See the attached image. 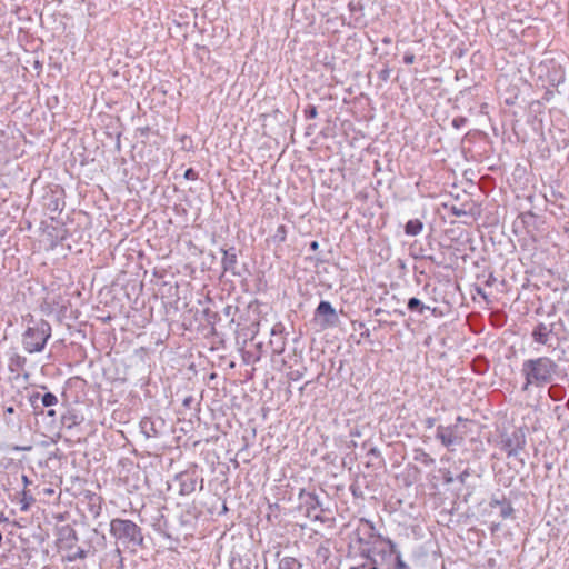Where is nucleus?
<instances>
[{"label":"nucleus","instance_id":"nucleus-1","mask_svg":"<svg viewBox=\"0 0 569 569\" xmlns=\"http://www.w3.org/2000/svg\"><path fill=\"white\" fill-rule=\"evenodd\" d=\"M558 368L557 362L546 356L525 360L521 367L525 377L522 390L527 391L530 387L542 388L551 383Z\"/></svg>","mask_w":569,"mask_h":569},{"label":"nucleus","instance_id":"nucleus-2","mask_svg":"<svg viewBox=\"0 0 569 569\" xmlns=\"http://www.w3.org/2000/svg\"><path fill=\"white\" fill-rule=\"evenodd\" d=\"M350 569H411L402 559L401 551L390 539H383L373 548L369 561Z\"/></svg>","mask_w":569,"mask_h":569},{"label":"nucleus","instance_id":"nucleus-3","mask_svg":"<svg viewBox=\"0 0 569 569\" xmlns=\"http://www.w3.org/2000/svg\"><path fill=\"white\" fill-rule=\"evenodd\" d=\"M110 535L126 548L142 546L143 536L141 528L131 520L114 518L110 521Z\"/></svg>","mask_w":569,"mask_h":569},{"label":"nucleus","instance_id":"nucleus-4","mask_svg":"<svg viewBox=\"0 0 569 569\" xmlns=\"http://www.w3.org/2000/svg\"><path fill=\"white\" fill-rule=\"evenodd\" d=\"M51 337V326L48 321L31 320L22 335V346L29 353L41 352Z\"/></svg>","mask_w":569,"mask_h":569},{"label":"nucleus","instance_id":"nucleus-5","mask_svg":"<svg viewBox=\"0 0 569 569\" xmlns=\"http://www.w3.org/2000/svg\"><path fill=\"white\" fill-rule=\"evenodd\" d=\"M501 450H503L508 458L518 459L523 463V459L519 458L520 453L526 447V436L521 430H516L509 435H503L500 442Z\"/></svg>","mask_w":569,"mask_h":569},{"label":"nucleus","instance_id":"nucleus-6","mask_svg":"<svg viewBox=\"0 0 569 569\" xmlns=\"http://www.w3.org/2000/svg\"><path fill=\"white\" fill-rule=\"evenodd\" d=\"M436 438L441 441V443L449 448L452 445H458L463 441V435L458 432V426H438L436 431Z\"/></svg>","mask_w":569,"mask_h":569},{"label":"nucleus","instance_id":"nucleus-7","mask_svg":"<svg viewBox=\"0 0 569 569\" xmlns=\"http://www.w3.org/2000/svg\"><path fill=\"white\" fill-rule=\"evenodd\" d=\"M176 480L179 483V493L181 496H189L196 491L198 483V476L196 472H181L177 476Z\"/></svg>","mask_w":569,"mask_h":569},{"label":"nucleus","instance_id":"nucleus-8","mask_svg":"<svg viewBox=\"0 0 569 569\" xmlns=\"http://www.w3.org/2000/svg\"><path fill=\"white\" fill-rule=\"evenodd\" d=\"M316 317H323L322 326L323 327H331L335 326L338 321V315L335 310V308L331 306L329 301L322 300L318 305L316 311Z\"/></svg>","mask_w":569,"mask_h":569},{"label":"nucleus","instance_id":"nucleus-9","mask_svg":"<svg viewBox=\"0 0 569 569\" xmlns=\"http://www.w3.org/2000/svg\"><path fill=\"white\" fill-rule=\"evenodd\" d=\"M303 501L306 506L307 517L313 520L323 521L322 516L320 515V512H322V508L319 497L313 492H309L305 496Z\"/></svg>","mask_w":569,"mask_h":569},{"label":"nucleus","instance_id":"nucleus-10","mask_svg":"<svg viewBox=\"0 0 569 569\" xmlns=\"http://www.w3.org/2000/svg\"><path fill=\"white\" fill-rule=\"evenodd\" d=\"M553 332L552 325H546L543 322H539L532 330V339L535 342L539 345H548L550 337Z\"/></svg>","mask_w":569,"mask_h":569},{"label":"nucleus","instance_id":"nucleus-11","mask_svg":"<svg viewBox=\"0 0 569 569\" xmlns=\"http://www.w3.org/2000/svg\"><path fill=\"white\" fill-rule=\"evenodd\" d=\"M140 430L146 438H154L158 436L154 422L150 418H143L140 421Z\"/></svg>","mask_w":569,"mask_h":569},{"label":"nucleus","instance_id":"nucleus-12","mask_svg":"<svg viewBox=\"0 0 569 569\" xmlns=\"http://www.w3.org/2000/svg\"><path fill=\"white\" fill-rule=\"evenodd\" d=\"M59 535L60 539L68 542L69 547H72L78 541L77 533L70 526H63L60 528Z\"/></svg>","mask_w":569,"mask_h":569},{"label":"nucleus","instance_id":"nucleus-13","mask_svg":"<svg viewBox=\"0 0 569 569\" xmlns=\"http://www.w3.org/2000/svg\"><path fill=\"white\" fill-rule=\"evenodd\" d=\"M423 229V223L419 219H411L405 226V233L407 236H418Z\"/></svg>","mask_w":569,"mask_h":569},{"label":"nucleus","instance_id":"nucleus-14","mask_svg":"<svg viewBox=\"0 0 569 569\" xmlns=\"http://www.w3.org/2000/svg\"><path fill=\"white\" fill-rule=\"evenodd\" d=\"M61 421L66 428L71 429L78 426L81 422V419L74 411H68L62 416Z\"/></svg>","mask_w":569,"mask_h":569},{"label":"nucleus","instance_id":"nucleus-15","mask_svg":"<svg viewBox=\"0 0 569 569\" xmlns=\"http://www.w3.org/2000/svg\"><path fill=\"white\" fill-rule=\"evenodd\" d=\"M26 363L27 358L18 353L12 355L9 359V367L11 371L22 370Z\"/></svg>","mask_w":569,"mask_h":569},{"label":"nucleus","instance_id":"nucleus-16","mask_svg":"<svg viewBox=\"0 0 569 569\" xmlns=\"http://www.w3.org/2000/svg\"><path fill=\"white\" fill-rule=\"evenodd\" d=\"M302 565L293 557H283L279 560L278 569H301Z\"/></svg>","mask_w":569,"mask_h":569},{"label":"nucleus","instance_id":"nucleus-17","mask_svg":"<svg viewBox=\"0 0 569 569\" xmlns=\"http://www.w3.org/2000/svg\"><path fill=\"white\" fill-rule=\"evenodd\" d=\"M222 267L226 271L233 270L237 264L236 253H230L228 250H223Z\"/></svg>","mask_w":569,"mask_h":569},{"label":"nucleus","instance_id":"nucleus-18","mask_svg":"<svg viewBox=\"0 0 569 569\" xmlns=\"http://www.w3.org/2000/svg\"><path fill=\"white\" fill-rule=\"evenodd\" d=\"M407 307L410 311H418L419 313H423L425 310H429L430 307L423 305L418 298L412 297L408 300Z\"/></svg>","mask_w":569,"mask_h":569},{"label":"nucleus","instance_id":"nucleus-19","mask_svg":"<svg viewBox=\"0 0 569 569\" xmlns=\"http://www.w3.org/2000/svg\"><path fill=\"white\" fill-rule=\"evenodd\" d=\"M41 402L43 407H52L57 405L58 398L56 395L47 392L43 396H41Z\"/></svg>","mask_w":569,"mask_h":569},{"label":"nucleus","instance_id":"nucleus-20","mask_svg":"<svg viewBox=\"0 0 569 569\" xmlns=\"http://www.w3.org/2000/svg\"><path fill=\"white\" fill-rule=\"evenodd\" d=\"M317 116H318V111H317V108L315 106H309L305 110L306 119H315V118H317Z\"/></svg>","mask_w":569,"mask_h":569},{"label":"nucleus","instance_id":"nucleus-21","mask_svg":"<svg viewBox=\"0 0 569 569\" xmlns=\"http://www.w3.org/2000/svg\"><path fill=\"white\" fill-rule=\"evenodd\" d=\"M87 557V551L79 548L72 556H69V561H74L77 559H84Z\"/></svg>","mask_w":569,"mask_h":569},{"label":"nucleus","instance_id":"nucleus-22","mask_svg":"<svg viewBox=\"0 0 569 569\" xmlns=\"http://www.w3.org/2000/svg\"><path fill=\"white\" fill-rule=\"evenodd\" d=\"M416 460H419L426 465L433 463V459L423 451H420V457H416Z\"/></svg>","mask_w":569,"mask_h":569},{"label":"nucleus","instance_id":"nucleus-23","mask_svg":"<svg viewBox=\"0 0 569 569\" xmlns=\"http://www.w3.org/2000/svg\"><path fill=\"white\" fill-rule=\"evenodd\" d=\"M450 212H451L455 217H458V218L467 214L466 210L460 209V208H458V207H456V206H452V207H451Z\"/></svg>","mask_w":569,"mask_h":569},{"label":"nucleus","instance_id":"nucleus-24","mask_svg":"<svg viewBox=\"0 0 569 569\" xmlns=\"http://www.w3.org/2000/svg\"><path fill=\"white\" fill-rule=\"evenodd\" d=\"M415 59H416V57L411 52H406L403 56V62L406 64H412L415 62Z\"/></svg>","mask_w":569,"mask_h":569},{"label":"nucleus","instance_id":"nucleus-25","mask_svg":"<svg viewBox=\"0 0 569 569\" xmlns=\"http://www.w3.org/2000/svg\"><path fill=\"white\" fill-rule=\"evenodd\" d=\"M470 476V472H469V469H466L463 470L459 476H458V481L461 482V483H465L467 478Z\"/></svg>","mask_w":569,"mask_h":569},{"label":"nucleus","instance_id":"nucleus-26","mask_svg":"<svg viewBox=\"0 0 569 569\" xmlns=\"http://www.w3.org/2000/svg\"><path fill=\"white\" fill-rule=\"evenodd\" d=\"M184 178L188 180H194L197 178V173L190 168L184 172Z\"/></svg>","mask_w":569,"mask_h":569},{"label":"nucleus","instance_id":"nucleus-27","mask_svg":"<svg viewBox=\"0 0 569 569\" xmlns=\"http://www.w3.org/2000/svg\"><path fill=\"white\" fill-rule=\"evenodd\" d=\"M425 423H426L427 428H432L435 426V423H436V419L429 417V418L426 419Z\"/></svg>","mask_w":569,"mask_h":569},{"label":"nucleus","instance_id":"nucleus-28","mask_svg":"<svg viewBox=\"0 0 569 569\" xmlns=\"http://www.w3.org/2000/svg\"><path fill=\"white\" fill-rule=\"evenodd\" d=\"M26 493H27V492L23 490V496H24V498L21 500V503H22V506H21V510H22V511H27V510H28V508H29V502H27V500H24V499H26Z\"/></svg>","mask_w":569,"mask_h":569},{"label":"nucleus","instance_id":"nucleus-29","mask_svg":"<svg viewBox=\"0 0 569 569\" xmlns=\"http://www.w3.org/2000/svg\"><path fill=\"white\" fill-rule=\"evenodd\" d=\"M21 480H22L24 487L30 485V480H29L28 476L21 475Z\"/></svg>","mask_w":569,"mask_h":569},{"label":"nucleus","instance_id":"nucleus-30","mask_svg":"<svg viewBox=\"0 0 569 569\" xmlns=\"http://www.w3.org/2000/svg\"><path fill=\"white\" fill-rule=\"evenodd\" d=\"M318 248H319V243H318L317 241H312V242L310 243V249H311V250L316 251Z\"/></svg>","mask_w":569,"mask_h":569},{"label":"nucleus","instance_id":"nucleus-31","mask_svg":"<svg viewBox=\"0 0 569 569\" xmlns=\"http://www.w3.org/2000/svg\"><path fill=\"white\" fill-rule=\"evenodd\" d=\"M278 232H282L281 240H283V239H284V227H283V226H280V227L278 228Z\"/></svg>","mask_w":569,"mask_h":569},{"label":"nucleus","instance_id":"nucleus-32","mask_svg":"<svg viewBox=\"0 0 569 569\" xmlns=\"http://www.w3.org/2000/svg\"><path fill=\"white\" fill-rule=\"evenodd\" d=\"M445 481H446L447 483H451V482L453 481V478H452L451 476H447V477L445 478Z\"/></svg>","mask_w":569,"mask_h":569},{"label":"nucleus","instance_id":"nucleus-33","mask_svg":"<svg viewBox=\"0 0 569 569\" xmlns=\"http://www.w3.org/2000/svg\"><path fill=\"white\" fill-rule=\"evenodd\" d=\"M388 73H389V72H388L387 70H385V71H382L381 77H382L383 79H387Z\"/></svg>","mask_w":569,"mask_h":569},{"label":"nucleus","instance_id":"nucleus-34","mask_svg":"<svg viewBox=\"0 0 569 569\" xmlns=\"http://www.w3.org/2000/svg\"><path fill=\"white\" fill-rule=\"evenodd\" d=\"M54 415H56V411H54V410L50 409V410L48 411V416H54Z\"/></svg>","mask_w":569,"mask_h":569},{"label":"nucleus","instance_id":"nucleus-35","mask_svg":"<svg viewBox=\"0 0 569 569\" xmlns=\"http://www.w3.org/2000/svg\"><path fill=\"white\" fill-rule=\"evenodd\" d=\"M463 420H465V419H463L461 416H458V417H457V419H456V421H457V422H461V421H463Z\"/></svg>","mask_w":569,"mask_h":569},{"label":"nucleus","instance_id":"nucleus-36","mask_svg":"<svg viewBox=\"0 0 569 569\" xmlns=\"http://www.w3.org/2000/svg\"><path fill=\"white\" fill-rule=\"evenodd\" d=\"M478 293L482 297H486L485 292L481 289H478Z\"/></svg>","mask_w":569,"mask_h":569},{"label":"nucleus","instance_id":"nucleus-37","mask_svg":"<svg viewBox=\"0 0 569 569\" xmlns=\"http://www.w3.org/2000/svg\"><path fill=\"white\" fill-rule=\"evenodd\" d=\"M7 412L12 413V412H13V408H12V407H9V408L7 409Z\"/></svg>","mask_w":569,"mask_h":569},{"label":"nucleus","instance_id":"nucleus-38","mask_svg":"<svg viewBox=\"0 0 569 569\" xmlns=\"http://www.w3.org/2000/svg\"><path fill=\"white\" fill-rule=\"evenodd\" d=\"M453 124H455L456 127H459V124H458V120H457V119H455V120H453Z\"/></svg>","mask_w":569,"mask_h":569},{"label":"nucleus","instance_id":"nucleus-39","mask_svg":"<svg viewBox=\"0 0 569 569\" xmlns=\"http://www.w3.org/2000/svg\"><path fill=\"white\" fill-rule=\"evenodd\" d=\"M203 487V479H200V489Z\"/></svg>","mask_w":569,"mask_h":569},{"label":"nucleus","instance_id":"nucleus-40","mask_svg":"<svg viewBox=\"0 0 569 569\" xmlns=\"http://www.w3.org/2000/svg\"><path fill=\"white\" fill-rule=\"evenodd\" d=\"M0 521H2V518H0Z\"/></svg>","mask_w":569,"mask_h":569}]
</instances>
